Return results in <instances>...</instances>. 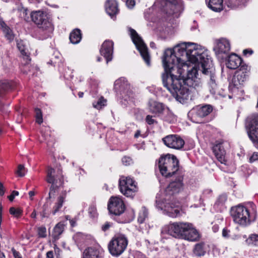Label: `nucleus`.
Instances as JSON below:
<instances>
[{"label": "nucleus", "instance_id": "obj_1", "mask_svg": "<svg viewBox=\"0 0 258 258\" xmlns=\"http://www.w3.org/2000/svg\"><path fill=\"white\" fill-rule=\"evenodd\" d=\"M163 63V85L179 101L187 100L199 86V73L209 76V91L212 94H220L215 70L205 48L188 42L173 49H167L164 52Z\"/></svg>", "mask_w": 258, "mask_h": 258}, {"label": "nucleus", "instance_id": "obj_2", "mask_svg": "<svg viewBox=\"0 0 258 258\" xmlns=\"http://www.w3.org/2000/svg\"><path fill=\"white\" fill-rule=\"evenodd\" d=\"M158 167L163 176L170 177L178 171V161L175 156L168 154L160 158Z\"/></svg>", "mask_w": 258, "mask_h": 258}, {"label": "nucleus", "instance_id": "obj_3", "mask_svg": "<svg viewBox=\"0 0 258 258\" xmlns=\"http://www.w3.org/2000/svg\"><path fill=\"white\" fill-rule=\"evenodd\" d=\"M155 4L160 5L162 12L168 17L178 18L184 9L180 0H156Z\"/></svg>", "mask_w": 258, "mask_h": 258}, {"label": "nucleus", "instance_id": "obj_4", "mask_svg": "<svg viewBox=\"0 0 258 258\" xmlns=\"http://www.w3.org/2000/svg\"><path fill=\"white\" fill-rule=\"evenodd\" d=\"M156 206L163 210L164 214L171 218L180 216L181 208L180 203L173 198H164L161 201L156 200Z\"/></svg>", "mask_w": 258, "mask_h": 258}, {"label": "nucleus", "instance_id": "obj_5", "mask_svg": "<svg viewBox=\"0 0 258 258\" xmlns=\"http://www.w3.org/2000/svg\"><path fill=\"white\" fill-rule=\"evenodd\" d=\"M31 18L39 29L46 32L48 36H50L53 31L54 27L46 12L42 11L32 12Z\"/></svg>", "mask_w": 258, "mask_h": 258}, {"label": "nucleus", "instance_id": "obj_6", "mask_svg": "<svg viewBox=\"0 0 258 258\" xmlns=\"http://www.w3.org/2000/svg\"><path fill=\"white\" fill-rule=\"evenodd\" d=\"M231 215L235 223L243 226L249 224L255 218V215L252 218L247 209L240 205L231 209Z\"/></svg>", "mask_w": 258, "mask_h": 258}, {"label": "nucleus", "instance_id": "obj_7", "mask_svg": "<svg viewBox=\"0 0 258 258\" xmlns=\"http://www.w3.org/2000/svg\"><path fill=\"white\" fill-rule=\"evenodd\" d=\"M128 243L127 238L123 235L114 236L108 245L110 253L115 256L121 254L126 249Z\"/></svg>", "mask_w": 258, "mask_h": 258}, {"label": "nucleus", "instance_id": "obj_8", "mask_svg": "<svg viewBox=\"0 0 258 258\" xmlns=\"http://www.w3.org/2000/svg\"><path fill=\"white\" fill-rule=\"evenodd\" d=\"M119 187L120 192L126 197L133 198L138 191L137 183L129 176L120 178Z\"/></svg>", "mask_w": 258, "mask_h": 258}, {"label": "nucleus", "instance_id": "obj_9", "mask_svg": "<svg viewBox=\"0 0 258 258\" xmlns=\"http://www.w3.org/2000/svg\"><path fill=\"white\" fill-rule=\"evenodd\" d=\"M130 32L132 39L137 49L139 51L142 57L147 64L150 66V56L147 46L135 30L130 29Z\"/></svg>", "mask_w": 258, "mask_h": 258}, {"label": "nucleus", "instance_id": "obj_10", "mask_svg": "<svg viewBox=\"0 0 258 258\" xmlns=\"http://www.w3.org/2000/svg\"><path fill=\"white\" fill-rule=\"evenodd\" d=\"M190 226V223L174 222L168 226V233L176 238H182L183 235Z\"/></svg>", "mask_w": 258, "mask_h": 258}, {"label": "nucleus", "instance_id": "obj_11", "mask_svg": "<svg viewBox=\"0 0 258 258\" xmlns=\"http://www.w3.org/2000/svg\"><path fill=\"white\" fill-rule=\"evenodd\" d=\"M246 127L249 138L253 142L258 144V115H252L247 117Z\"/></svg>", "mask_w": 258, "mask_h": 258}, {"label": "nucleus", "instance_id": "obj_12", "mask_svg": "<svg viewBox=\"0 0 258 258\" xmlns=\"http://www.w3.org/2000/svg\"><path fill=\"white\" fill-rule=\"evenodd\" d=\"M216 56L220 59H223L230 50L229 41L225 38H220L215 41L213 48Z\"/></svg>", "mask_w": 258, "mask_h": 258}, {"label": "nucleus", "instance_id": "obj_13", "mask_svg": "<svg viewBox=\"0 0 258 258\" xmlns=\"http://www.w3.org/2000/svg\"><path fill=\"white\" fill-rule=\"evenodd\" d=\"M108 209L110 213L120 215L125 210V206L121 198L118 196L111 197L108 202Z\"/></svg>", "mask_w": 258, "mask_h": 258}, {"label": "nucleus", "instance_id": "obj_14", "mask_svg": "<svg viewBox=\"0 0 258 258\" xmlns=\"http://www.w3.org/2000/svg\"><path fill=\"white\" fill-rule=\"evenodd\" d=\"M164 144L168 148L180 150L184 146L183 139L177 135H169L162 139Z\"/></svg>", "mask_w": 258, "mask_h": 258}, {"label": "nucleus", "instance_id": "obj_15", "mask_svg": "<svg viewBox=\"0 0 258 258\" xmlns=\"http://www.w3.org/2000/svg\"><path fill=\"white\" fill-rule=\"evenodd\" d=\"M114 86L116 89L120 91L122 95L124 96L125 100H127L128 98L130 100L133 98V92L125 78H121L116 80L114 82Z\"/></svg>", "mask_w": 258, "mask_h": 258}, {"label": "nucleus", "instance_id": "obj_16", "mask_svg": "<svg viewBox=\"0 0 258 258\" xmlns=\"http://www.w3.org/2000/svg\"><path fill=\"white\" fill-rule=\"evenodd\" d=\"M183 188L182 178L179 177L174 181H171L166 187L165 198H173L171 196L178 193Z\"/></svg>", "mask_w": 258, "mask_h": 258}, {"label": "nucleus", "instance_id": "obj_17", "mask_svg": "<svg viewBox=\"0 0 258 258\" xmlns=\"http://www.w3.org/2000/svg\"><path fill=\"white\" fill-rule=\"evenodd\" d=\"M100 52L101 54L106 58L107 63L111 61L113 52V42L110 40L105 41L102 45Z\"/></svg>", "mask_w": 258, "mask_h": 258}, {"label": "nucleus", "instance_id": "obj_18", "mask_svg": "<svg viewBox=\"0 0 258 258\" xmlns=\"http://www.w3.org/2000/svg\"><path fill=\"white\" fill-rule=\"evenodd\" d=\"M53 173L54 172L52 170L49 172L48 177L46 179L48 183L51 184L49 192V199L54 198L55 195L56 188L62 185L61 179L59 178L58 179L55 180L53 176Z\"/></svg>", "mask_w": 258, "mask_h": 258}, {"label": "nucleus", "instance_id": "obj_19", "mask_svg": "<svg viewBox=\"0 0 258 258\" xmlns=\"http://www.w3.org/2000/svg\"><path fill=\"white\" fill-rule=\"evenodd\" d=\"M200 235L199 232L194 227L192 224L190 223V226L187 229V231L183 235L182 239L191 241H195L200 239Z\"/></svg>", "mask_w": 258, "mask_h": 258}, {"label": "nucleus", "instance_id": "obj_20", "mask_svg": "<svg viewBox=\"0 0 258 258\" xmlns=\"http://www.w3.org/2000/svg\"><path fill=\"white\" fill-rule=\"evenodd\" d=\"M241 63V57L235 53H232L228 56L226 66L229 69L234 70L238 68Z\"/></svg>", "mask_w": 258, "mask_h": 258}, {"label": "nucleus", "instance_id": "obj_21", "mask_svg": "<svg viewBox=\"0 0 258 258\" xmlns=\"http://www.w3.org/2000/svg\"><path fill=\"white\" fill-rule=\"evenodd\" d=\"M213 152L217 159L221 163L226 164V160L225 158V151L221 144H218L215 145L213 147Z\"/></svg>", "mask_w": 258, "mask_h": 258}, {"label": "nucleus", "instance_id": "obj_22", "mask_svg": "<svg viewBox=\"0 0 258 258\" xmlns=\"http://www.w3.org/2000/svg\"><path fill=\"white\" fill-rule=\"evenodd\" d=\"M148 105L150 111L153 114H161L164 109V106L162 103L153 100L149 101Z\"/></svg>", "mask_w": 258, "mask_h": 258}, {"label": "nucleus", "instance_id": "obj_23", "mask_svg": "<svg viewBox=\"0 0 258 258\" xmlns=\"http://www.w3.org/2000/svg\"><path fill=\"white\" fill-rule=\"evenodd\" d=\"M105 10L110 16L116 15L118 12V5L115 0H108L105 3Z\"/></svg>", "mask_w": 258, "mask_h": 258}, {"label": "nucleus", "instance_id": "obj_24", "mask_svg": "<svg viewBox=\"0 0 258 258\" xmlns=\"http://www.w3.org/2000/svg\"><path fill=\"white\" fill-rule=\"evenodd\" d=\"M82 258H102V256L98 249L89 247L84 251Z\"/></svg>", "mask_w": 258, "mask_h": 258}, {"label": "nucleus", "instance_id": "obj_25", "mask_svg": "<svg viewBox=\"0 0 258 258\" xmlns=\"http://www.w3.org/2000/svg\"><path fill=\"white\" fill-rule=\"evenodd\" d=\"M208 7L213 11L220 12L223 9V0H210Z\"/></svg>", "mask_w": 258, "mask_h": 258}, {"label": "nucleus", "instance_id": "obj_26", "mask_svg": "<svg viewBox=\"0 0 258 258\" xmlns=\"http://www.w3.org/2000/svg\"><path fill=\"white\" fill-rule=\"evenodd\" d=\"M82 39L81 30L75 29L70 33V40L72 43L76 44L79 43Z\"/></svg>", "mask_w": 258, "mask_h": 258}, {"label": "nucleus", "instance_id": "obj_27", "mask_svg": "<svg viewBox=\"0 0 258 258\" xmlns=\"http://www.w3.org/2000/svg\"><path fill=\"white\" fill-rule=\"evenodd\" d=\"M211 105H206L199 107L197 111V115L200 117H204L208 115L212 111Z\"/></svg>", "mask_w": 258, "mask_h": 258}, {"label": "nucleus", "instance_id": "obj_28", "mask_svg": "<svg viewBox=\"0 0 258 258\" xmlns=\"http://www.w3.org/2000/svg\"><path fill=\"white\" fill-rule=\"evenodd\" d=\"M65 198L66 197L64 196H60L57 198V202L55 203L54 206H53L52 211V213L53 215H55L61 208L64 202Z\"/></svg>", "mask_w": 258, "mask_h": 258}, {"label": "nucleus", "instance_id": "obj_29", "mask_svg": "<svg viewBox=\"0 0 258 258\" xmlns=\"http://www.w3.org/2000/svg\"><path fill=\"white\" fill-rule=\"evenodd\" d=\"M52 170L54 172V173H53V176L54 177L53 178L55 180L56 179L57 180V179H58V178H59V177H60V178L62 180V184L63 183V175H62V170L60 168H55V169L52 168H49L47 170L46 178L48 177V173L49 172L51 171Z\"/></svg>", "mask_w": 258, "mask_h": 258}, {"label": "nucleus", "instance_id": "obj_30", "mask_svg": "<svg viewBox=\"0 0 258 258\" xmlns=\"http://www.w3.org/2000/svg\"><path fill=\"white\" fill-rule=\"evenodd\" d=\"M3 32L5 37L9 41H12L14 38V35L12 31L4 23L2 24Z\"/></svg>", "mask_w": 258, "mask_h": 258}, {"label": "nucleus", "instance_id": "obj_31", "mask_svg": "<svg viewBox=\"0 0 258 258\" xmlns=\"http://www.w3.org/2000/svg\"><path fill=\"white\" fill-rule=\"evenodd\" d=\"M64 229V224L58 223L55 225L53 229L52 236L55 239H57L59 236L62 233Z\"/></svg>", "mask_w": 258, "mask_h": 258}, {"label": "nucleus", "instance_id": "obj_32", "mask_svg": "<svg viewBox=\"0 0 258 258\" xmlns=\"http://www.w3.org/2000/svg\"><path fill=\"white\" fill-rule=\"evenodd\" d=\"M12 82L8 80H0V93L6 92L12 87Z\"/></svg>", "mask_w": 258, "mask_h": 258}, {"label": "nucleus", "instance_id": "obj_33", "mask_svg": "<svg viewBox=\"0 0 258 258\" xmlns=\"http://www.w3.org/2000/svg\"><path fill=\"white\" fill-rule=\"evenodd\" d=\"M148 215V210L146 208L143 207L139 213L138 217V222L141 224L143 223L145 221L146 218H147Z\"/></svg>", "mask_w": 258, "mask_h": 258}, {"label": "nucleus", "instance_id": "obj_34", "mask_svg": "<svg viewBox=\"0 0 258 258\" xmlns=\"http://www.w3.org/2000/svg\"><path fill=\"white\" fill-rule=\"evenodd\" d=\"M247 76V74H243L241 72H237L234 78L235 83L237 81L239 85L242 84L246 80Z\"/></svg>", "mask_w": 258, "mask_h": 258}, {"label": "nucleus", "instance_id": "obj_35", "mask_svg": "<svg viewBox=\"0 0 258 258\" xmlns=\"http://www.w3.org/2000/svg\"><path fill=\"white\" fill-rule=\"evenodd\" d=\"M194 253L198 256H202L205 254V251L203 243H198L195 245L194 249Z\"/></svg>", "mask_w": 258, "mask_h": 258}, {"label": "nucleus", "instance_id": "obj_36", "mask_svg": "<svg viewBox=\"0 0 258 258\" xmlns=\"http://www.w3.org/2000/svg\"><path fill=\"white\" fill-rule=\"evenodd\" d=\"M17 47L20 51L21 54L25 57L26 60H30L28 52L26 51L25 46L22 41L17 42Z\"/></svg>", "mask_w": 258, "mask_h": 258}, {"label": "nucleus", "instance_id": "obj_37", "mask_svg": "<svg viewBox=\"0 0 258 258\" xmlns=\"http://www.w3.org/2000/svg\"><path fill=\"white\" fill-rule=\"evenodd\" d=\"M246 241L249 244L258 246V234H251L247 239Z\"/></svg>", "mask_w": 258, "mask_h": 258}, {"label": "nucleus", "instance_id": "obj_38", "mask_svg": "<svg viewBox=\"0 0 258 258\" xmlns=\"http://www.w3.org/2000/svg\"><path fill=\"white\" fill-rule=\"evenodd\" d=\"M10 213L16 218L20 217L22 214V210L20 208L11 207L9 210Z\"/></svg>", "mask_w": 258, "mask_h": 258}, {"label": "nucleus", "instance_id": "obj_39", "mask_svg": "<svg viewBox=\"0 0 258 258\" xmlns=\"http://www.w3.org/2000/svg\"><path fill=\"white\" fill-rule=\"evenodd\" d=\"M106 100L104 99L103 97H101L96 102H94L93 104V107L98 109H99L102 108V106L105 105Z\"/></svg>", "mask_w": 258, "mask_h": 258}, {"label": "nucleus", "instance_id": "obj_40", "mask_svg": "<svg viewBox=\"0 0 258 258\" xmlns=\"http://www.w3.org/2000/svg\"><path fill=\"white\" fill-rule=\"evenodd\" d=\"M35 111L36 113V121L39 124L42 123L43 122V118L41 110L39 108H36Z\"/></svg>", "mask_w": 258, "mask_h": 258}, {"label": "nucleus", "instance_id": "obj_41", "mask_svg": "<svg viewBox=\"0 0 258 258\" xmlns=\"http://www.w3.org/2000/svg\"><path fill=\"white\" fill-rule=\"evenodd\" d=\"M227 201V197L225 195H221L219 197L216 203H215V206H223V204Z\"/></svg>", "mask_w": 258, "mask_h": 258}, {"label": "nucleus", "instance_id": "obj_42", "mask_svg": "<svg viewBox=\"0 0 258 258\" xmlns=\"http://www.w3.org/2000/svg\"><path fill=\"white\" fill-rule=\"evenodd\" d=\"M26 172V170L23 165H19L18 167V170L17 171V173L18 174L19 176H23L25 175Z\"/></svg>", "mask_w": 258, "mask_h": 258}, {"label": "nucleus", "instance_id": "obj_43", "mask_svg": "<svg viewBox=\"0 0 258 258\" xmlns=\"http://www.w3.org/2000/svg\"><path fill=\"white\" fill-rule=\"evenodd\" d=\"M240 68L237 72H241L243 74H247L249 71V68L246 64H241L239 66Z\"/></svg>", "mask_w": 258, "mask_h": 258}, {"label": "nucleus", "instance_id": "obj_44", "mask_svg": "<svg viewBox=\"0 0 258 258\" xmlns=\"http://www.w3.org/2000/svg\"><path fill=\"white\" fill-rule=\"evenodd\" d=\"M38 234L40 237H45L46 236V229L44 227H40L38 229Z\"/></svg>", "mask_w": 258, "mask_h": 258}, {"label": "nucleus", "instance_id": "obj_45", "mask_svg": "<svg viewBox=\"0 0 258 258\" xmlns=\"http://www.w3.org/2000/svg\"><path fill=\"white\" fill-rule=\"evenodd\" d=\"M122 162L124 165L127 166L132 163V160L130 157L125 156L122 158Z\"/></svg>", "mask_w": 258, "mask_h": 258}, {"label": "nucleus", "instance_id": "obj_46", "mask_svg": "<svg viewBox=\"0 0 258 258\" xmlns=\"http://www.w3.org/2000/svg\"><path fill=\"white\" fill-rule=\"evenodd\" d=\"M255 161H258V152H254L249 157V162L253 163Z\"/></svg>", "mask_w": 258, "mask_h": 258}, {"label": "nucleus", "instance_id": "obj_47", "mask_svg": "<svg viewBox=\"0 0 258 258\" xmlns=\"http://www.w3.org/2000/svg\"><path fill=\"white\" fill-rule=\"evenodd\" d=\"M146 121L148 124L151 125L156 122V121L153 118V116L150 115H147Z\"/></svg>", "mask_w": 258, "mask_h": 258}, {"label": "nucleus", "instance_id": "obj_48", "mask_svg": "<svg viewBox=\"0 0 258 258\" xmlns=\"http://www.w3.org/2000/svg\"><path fill=\"white\" fill-rule=\"evenodd\" d=\"M126 5L127 7L129 8H133L135 5V0H126Z\"/></svg>", "mask_w": 258, "mask_h": 258}, {"label": "nucleus", "instance_id": "obj_49", "mask_svg": "<svg viewBox=\"0 0 258 258\" xmlns=\"http://www.w3.org/2000/svg\"><path fill=\"white\" fill-rule=\"evenodd\" d=\"M112 225V224L110 223V222H106L102 226V229L103 231H106V230H107Z\"/></svg>", "mask_w": 258, "mask_h": 258}, {"label": "nucleus", "instance_id": "obj_50", "mask_svg": "<svg viewBox=\"0 0 258 258\" xmlns=\"http://www.w3.org/2000/svg\"><path fill=\"white\" fill-rule=\"evenodd\" d=\"M19 195V192L17 191L14 190L11 195L8 197V198L10 201H13L15 197Z\"/></svg>", "mask_w": 258, "mask_h": 258}, {"label": "nucleus", "instance_id": "obj_51", "mask_svg": "<svg viewBox=\"0 0 258 258\" xmlns=\"http://www.w3.org/2000/svg\"><path fill=\"white\" fill-rule=\"evenodd\" d=\"M21 12V16L23 17L25 19H26V17L27 16V10L26 9L22 8L20 10Z\"/></svg>", "mask_w": 258, "mask_h": 258}, {"label": "nucleus", "instance_id": "obj_52", "mask_svg": "<svg viewBox=\"0 0 258 258\" xmlns=\"http://www.w3.org/2000/svg\"><path fill=\"white\" fill-rule=\"evenodd\" d=\"M40 215L42 219L48 217V214L47 213L45 209H43V211L40 213Z\"/></svg>", "mask_w": 258, "mask_h": 258}, {"label": "nucleus", "instance_id": "obj_53", "mask_svg": "<svg viewBox=\"0 0 258 258\" xmlns=\"http://www.w3.org/2000/svg\"><path fill=\"white\" fill-rule=\"evenodd\" d=\"M12 251L15 258H22L20 253L16 251L15 249L13 248Z\"/></svg>", "mask_w": 258, "mask_h": 258}, {"label": "nucleus", "instance_id": "obj_54", "mask_svg": "<svg viewBox=\"0 0 258 258\" xmlns=\"http://www.w3.org/2000/svg\"><path fill=\"white\" fill-rule=\"evenodd\" d=\"M168 116H169V117L166 118V120L167 121H171L174 119V118H175L174 116L172 113L169 112Z\"/></svg>", "mask_w": 258, "mask_h": 258}, {"label": "nucleus", "instance_id": "obj_55", "mask_svg": "<svg viewBox=\"0 0 258 258\" xmlns=\"http://www.w3.org/2000/svg\"><path fill=\"white\" fill-rule=\"evenodd\" d=\"M5 193L4 187L2 182H0V196H3Z\"/></svg>", "mask_w": 258, "mask_h": 258}, {"label": "nucleus", "instance_id": "obj_56", "mask_svg": "<svg viewBox=\"0 0 258 258\" xmlns=\"http://www.w3.org/2000/svg\"><path fill=\"white\" fill-rule=\"evenodd\" d=\"M47 258H53L54 254L52 251H49L46 253Z\"/></svg>", "mask_w": 258, "mask_h": 258}, {"label": "nucleus", "instance_id": "obj_57", "mask_svg": "<svg viewBox=\"0 0 258 258\" xmlns=\"http://www.w3.org/2000/svg\"><path fill=\"white\" fill-rule=\"evenodd\" d=\"M37 213L35 210H34L33 212L31 213L30 217L33 219H35L36 218Z\"/></svg>", "mask_w": 258, "mask_h": 258}, {"label": "nucleus", "instance_id": "obj_58", "mask_svg": "<svg viewBox=\"0 0 258 258\" xmlns=\"http://www.w3.org/2000/svg\"><path fill=\"white\" fill-rule=\"evenodd\" d=\"M228 231L226 229H223V231H222V235L224 237H226L228 236Z\"/></svg>", "mask_w": 258, "mask_h": 258}, {"label": "nucleus", "instance_id": "obj_59", "mask_svg": "<svg viewBox=\"0 0 258 258\" xmlns=\"http://www.w3.org/2000/svg\"><path fill=\"white\" fill-rule=\"evenodd\" d=\"M34 71H39V68L37 66H32L31 67V69L30 70V72H33Z\"/></svg>", "mask_w": 258, "mask_h": 258}, {"label": "nucleus", "instance_id": "obj_60", "mask_svg": "<svg viewBox=\"0 0 258 258\" xmlns=\"http://www.w3.org/2000/svg\"><path fill=\"white\" fill-rule=\"evenodd\" d=\"M244 54H246L247 53H249L250 54H251L253 53L252 50H248V49H244L243 51Z\"/></svg>", "mask_w": 258, "mask_h": 258}, {"label": "nucleus", "instance_id": "obj_61", "mask_svg": "<svg viewBox=\"0 0 258 258\" xmlns=\"http://www.w3.org/2000/svg\"><path fill=\"white\" fill-rule=\"evenodd\" d=\"M35 195V192L34 191H30L29 192V196L31 199V200H32V197Z\"/></svg>", "mask_w": 258, "mask_h": 258}, {"label": "nucleus", "instance_id": "obj_62", "mask_svg": "<svg viewBox=\"0 0 258 258\" xmlns=\"http://www.w3.org/2000/svg\"><path fill=\"white\" fill-rule=\"evenodd\" d=\"M70 224L72 226L74 227L75 226L76 222L74 220H70Z\"/></svg>", "mask_w": 258, "mask_h": 258}, {"label": "nucleus", "instance_id": "obj_63", "mask_svg": "<svg viewBox=\"0 0 258 258\" xmlns=\"http://www.w3.org/2000/svg\"><path fill=\"white\" fill-rule=\"evenodd\" d=\"M84 95V93L82 92H79L78 93V96L80 98H82Z\"/></svg>", "mask_w": 258, "mask_h": 258}, {"label": "nucleus", "instance_id": "obj_64", "mask_svg": "<svg viewBox=\"0 0 258 258\" xmlns=\"http://www.w3.org/2000/svg\"><path fill=\"white\" fill-rule=\"evenodd\" d=\"M140 135V132L139 131H137V133L135 134V137L138 138Z\"/></svg>", "mask_w": 258, "mask_h": 258}]
</instances>
